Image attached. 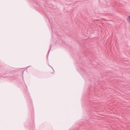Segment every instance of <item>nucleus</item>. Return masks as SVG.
Segmentation results:
<instances>
[{
    "instance_id": "nucleus-4",
    "label": "nucleus",
    "mask_w": 130,
    "mask_h": 130,
    "mask_svg": "<svg viewBox=\"0 0 130 130\" xmlns=\"http://www.w3.org/2000/svg\"><path fill=\"white\" fill-rule=\"evenodd\" d=\"M30 70H29V71H30Z\"/></svg>"
},
{
    "instance_id": "nucleus-3",
    "label": "nucleus",
    "mask_w": 130,
    "mask_h": 130,
    "mask_svg": "<svg viewBox=\"0 0 130 130\" xmlns=\"http://www.w3.org/2000/svg\"><path fill=\"white\" fill-rule=\"evenodd\" d=\"M23 73H24V72H22V76H23Z\"/></svg>"
},
{
    "instance_id": "nucleus-1",
    "label": "nucleus",
    "mask_w": 130,
    "mask_h": 130,
    "mask_svg": "<svg viewBox=\"0 0 130 130\" xmlns=\"http://www.w3.org/2000/svg\"><path fill=\"white\" fill-rule=\"evenodd\" d=\"M51 46H52V45H50V49H49V52H48V53H49V52L50 50H51V48H52Z\"/></svg>"
},
{
    "instance_id": "nucleus-2",
    "label": "nucleus",
    "mask_w": 130,
    "mask_h": 130,
    "mask_svg": "<svg viewBox=\"0 0 130 130\" xmlns=\"http://www.w3.org/2000/svg\"><path fill=\"white\" fill-rule=\"evenodd\" d=\"M30 66H29V67H27L26 68V69L27 70V69H28L30 67Z\"/></svg>"
}]
</instances>
